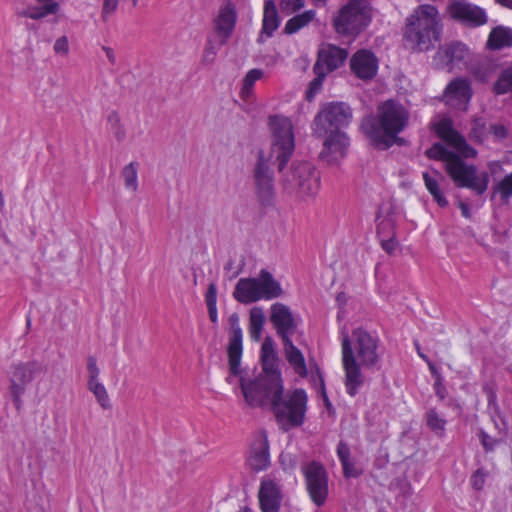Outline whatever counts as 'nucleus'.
I'll return each mask as SVG.
<instances>
[{
	"mask_svg": "<svg viewBox=\"0 0 512 512\" xmlns=\"http://www.w3.org/2000/svg\"><path fill=\"white\" fill-rule=\"evenodd\" d=\"M265 323V315L261 307H253L250 310L249 334L252 340L259 341Z\"/></svg>",
	"mask_w": 512,
	"mask_h": 512,
	"instance_id": "obj_34",
	"label": "nucleus"
},
{
	"mask_svg": "<svg viewBox=\"0 0 512 512\" xmlns=\"http://www.w3.org/2000/svg\"><path fill=\"white\" fill-rule=\"evenodd\" d=\"M493 90L498 95L512 93V66L501 72Z\"/></svg>",
	"mask_w": 512,
	"mask_h": 512,
	"instance_id": "obj_37",
	"label": "nucleus"
},
{
	"mask_svg": "<svg viewBox=\"0 0 512 512\" xmlns=\"http://www.w3.org/2000/svg\"><path fill=\"white\" fill-rule=\"evenodd\" d=\"M87 371H88V381H96L99 380L100 369L97 365V359L95 356L87 357Z\"/></svg>",
	"mask_w": 512,
	"mask_h": 512,
	"instance_id": "obj_46",
	"label": "nucleus"
},
{
	"mask_svg": "<svg viewBox=\"0 0 512 512\" xmlns=\"http://www.w3.org/2000/svg\"><path fill=\"white\" fill-rule=\"evenodd\" d=\"M229 344H228V359H229V371L230 376L227 377V381L232 383V378L241 374L240 360L242 356V329L240 327L239 315L233 313L229 317Z\"/></svg>",
	"mask_w": 512,
	"mask_h": 512,
	"instance_id": "obj_12",
	"label": "nucleus"
},
{
	"mask_svg": "<svg viewBox=\"0 0 512 512\" xmlns=\"http://www.w3.org/2000/svg\"><path fill=\"white\" fill-rule=\"evenodd\" d=\"M350 67L358 78L372 79L377 73L378 61L372 52L359 50L350 59Z\"/></svg>",
	"mask_w": 512,
	"mask_h": 512,
	"instance_id": "obj_21",
	"label": "nucleus"
},
{
	"mask_svg": "<svg viewBox=\"0 0 512 512\" xmlns=\"http://www.w3.org/2000/svg\"><path fill=\"white\" fill-rule=\"evenodd\" d=\"M119 0H103L101 17L106 22L117 10Z\"/></svg>",
	"mask_w": 512,
	"mask_h": 512,
	"instance_id": "obj_47",
	"label": "nucleus"
},
{
	"mask_svg": "<svg viewBox=\"0 0 512 512\" xmlns=\"http://www.w3.org/2000/svg\"><path fill=\"white\" fill-rule=\"evenodd\" d=\"M259 503L262 512H279L281 491L271 479H263L259 489Z\"/></svg>",
	"mask_w": 512,
	"mask_h": 512,
	"instance_id": "obj_24",
	"label": "nucleus"
},
{
	"mask_svg": "<svg viewBox=\"0 0 512 512\" xmlns=\"http://www.w3.org/2000/svg\"><path fill=\"white\" fill-rule=\"evenodd\" d=\"M420 357L427 363L431 374L435 377L436 382L439 383L441 381V375L435 364L428 358L426 354H420Z\"/></svg>",
	"mask_w": 512,
	"mask_h": 512,
	"instance_id": "obj_56",
	"label": "nucleus"
},
{
	"mask_svg": "<svg viewBox=\"0 0 512 512\" xmlns=\"http://www.w3.org/2000/svg\"><path fill=\"white\" fill-rule=\"evenodd\" d=\"M437 133L447 144L454 147L463 157H476L477 151L467 143L466 139L461 134L452 128L449 121H441L437 126Z\"/></svg>",
	"mask_w": 512,
	"mask_h": 512,
	"instance_id": "obj_20",
	"label": "nucleus"
},
{
	"mask_svg": "<svg viewBox=\"0 0 512 512\" xmlns=\"http://www.w3.org/2000/svg\"><path fill=\"white\" fill-rule=\"evenodd\" d=\"M460 210H461V213L462 215L465 217V218H470L471 217V212H470V209L468 207V205L462 201L459 202L458 204Z\"/></svg>",
	"mask_w": 512,
	"mask_h": 512,
	"instance_id": "obj_60",
	"label": "nucleus"
},
{
	"mask_svg": "<svg viewBox=\"0 0 512 512\" xmlns=\"http://www.w3.org/2000/svg\"><path fill=\"white\" fill-rule=\"evenodd\" d=\"M490 132L499 140L507 137V129L500 124H493L490 126Z\"/></svg>",
	"mask_w": 512,
	"mask_h": 512,
	"instance_id": "obj_54",
	"label": "nucleus"
},
{
	"mask_svg": "<svg viewBox=\"0 0 512 512\" xmlns=\"http://www.w3.org/2000/svg\"><path fill=\"white\" fill-rule=\"evenodd\" d=\"M245 401L252 407L269 408L275 416H305L307 394L297 388L284 393L283 381L258 376L246 381L240 377Z\"/></svg>",
	"mask_w": 512,
	"mask_h": 512,
	"instance_id": "obj_2",
	"label": "nucleus"
},
{
	"mask_svg": "<svg viewBox=\"0 0 512 512\" xmlns=\"http://www.w3.org/2000/svg\"><path fill=\"white\" fill-rule=\"evenodd\" d=\"M315 73V78L309 83L308 89L306 91V99L308 101H312L315 95L321 90L323 81L327 75L324 69L313 70Z\"/></svg>",
	"mask_w": 512,
	"mask_h": 512,
	"instance_id": "obj_41",
	"label": "nucleus"
},
{
	"mask_svg": "<svg viewBox=\"0 0 512 512\" xmlns=\"http://www.w3.org/2000/svg\"><path fill=\"white\" fill-rule=\"evenodd\" d=\"M371 8L366 0H350L333 19L338 34L350 36L363 31L371 22Z\"/></svg>",
	"mask_w": 512,
	"mask_h": 512,
	"instance_id": "obj_6",
	"label": "nucleus"
},
{
	"mask_svg": "<svg viewBox=\"0 0 512 512\" xmlns=\"http://www.w3.org/2000/svg\"><path fill=\"white\" fill-rule=\"evenodd\" d=\"M491 421L494 423L495 428L498 430V433L503 436L507 434L508 425L505 421V418H492Z\"/></svg>",
	"mask_w": 512,
	"mask_h": 512,
	"instance_id": "obj_55",
	"label": "nucleus"
},
{
	"mask_svg": "<svg viewBox=\"0 0 512 512\" xmlns=\"http://www.w3.org/2000/svg\"><path fill=\"white\" fill-rule=\"evenodd\" d=\"M41 371V365L36 362L22 363L12 367L9 373V394L18 412L22 405V396L26 394L29 385Z\"/></svg>",
	"mask_w": 512,
	"mask_h": 512,
	"instance_id": "obj_9",
	"label": "nucleus"
},
{
	"mask_svg": "<svg viewBox=\"0 0 512 512\" xmlns=\"http://www.w3.org/2000/svg\"><path fill=\"white\" fill-rule=\"evenodd\" d=\"M246 462L254 472L264 471L270 466V447L266 431L254 433Z\"/></svg>",
	"mask_w": 512,
	"mask_h": 512,
	"instance_id": "obj_13",
	"label": "nucleus"
},
{
	"mask_svg": "<svg viewBox=\"0 0 512 512\" xmlns=\"http://www.w3.org/2000/svg\"><path fill=\"white\" fill-rule=\"evenodd\" d=\"M494 193H499L504 203L512 196V173L506 175L495 187Z\"/></svg>",
	"mask_w": 512,
	"mask_h": 512,
	"instance_id": "obj_42",
	"label": "nucleus"
},
{
	"mask_svg": "<svg viewBox=\"0 0 512 512\" xmlns=\"http://www.w3.org/2000/svg\"><path fill=\"white\" fill-rule=\"evenodd\" d=\"M315 15V10H307L293 16L286 22L283 32L287 35L298 32L300 29L307 26L315 18Z\"/></svg>",
	"mask_w": 512,
	"mask_h": 512,
	"instance_id": "obj_33",
	"label": "nucleus"
},
{
	"mask_svg": "<svg viewBox=\"0 0 512 512\" xmlns=\"http://www.w3.org/2000/svg\"><path fill=\"white\" fill-rule=\"evenodd\" d=\"M445 423L443 418H427L426 421L427 427L438 436L443 434Z\"/></svg>",
	"mask_w": 512,
	"mask_h": 512,
	"instance_id": "obj_50",
	"label": "nucleus"
},
{
	"mask_svg": "<svg viewBox=\"0 0 512 512\" xmlns=\"http://www.w3.org/2000/svg\"><path fill=\"white\" fill-rule=\"evenodd\" d=\"M218 48L212 43L211 40H209L208 44L206 45L203 53V62L204 63H212L215 59V56L217 54Z\"/></svg>",
	"mask_w": 512,
	"mask_h": 512,
	"instance_id": "obj_52",
	"label": "nucleus"
},
{
	"mask_svg": "<svg viewBox=\"0 0 512 512\" xmlns=\"http://www.w3.org/2000/svg\"><path fill=\"white\" fill-rule=\"evenodd\" d=\"M36 2V5L26 7L18 12V15L33 20H39L48 15H57L60 10V5L55 0H36Z\"/></svg>",
	"mask_w": 512,
	"mask_h": 512,
	"instance_id": "obj_28",
	"label": "nucleus"
},
{
	"mask_svg": "<svg viewBox=\"0 0 512 512\" xmlns=\"http://www.w3.org/2000/svg\"><path fill=\"white\" fill-rule=\"evenodd\" d=\"M113 133L117 139V141H122L125 138V129L122 125H118L114 128H112Z\"/></svg>",
	"mask_w": 512,
	"mask_h": 512,
	"instance_id": "obj_59",
	"label": "nucleus"
},
{
	"mask_svg": "<svg viewBox=\"0 0 512 512\" xmlns=\"http://www.w3.org/2000/svg\"><path fill=\"white\" fill-rule=\"evenodd\" d=\"M446 171L457 187L468 188L477 195H482L489 185V174L479 172L473 164H467L458 154L452 156Z\"/></svg>",
	"mask_w": 512,
	"mask_h": 512,
	"instance_id": "obj_8",
	"label": "nucleus"
},
{
	"mask_svg": "<svg viewBox=\"0 0 512 512\" xmlns=\"http://www.w3.org/2000/svg\"><path fill=\"white\" fill-rule=\"evenodd\" d=\"M408 121V111L401 104L387 100L378 106L376 115L362 120L361 129L374 147L385 150L396 142Z\"/></svg>",
	"mask_w": 512,
	"mask_h": 512,
	"instance_id": "obj_4",
	"label": "nucleus"
},
{
	"mask_svg": "<svg viewBox=\"0 0 512 512\" xmlns=\"http://www.w3.org/2000/svg\"><path fill=\"white\" fill-rule=\"evenodd\" d=\"M269 125L272 132L271 157L275 158L277 168L282 173L284 189L289 193L298 192L301 197H312L320 188V175L311 163H293L291 169L284 172L295 148L293 126L283 116H271Z\"/></svg>",
	"mask_w": 512,
	"mask_h": 512,
	"instance_id": "obj_1",
	"label": "nucleus"
},
{
	"mask_svg": "<svg viewBox=\"0 0 512 512\" xmlns=\"http://www.w3.org/2000/svg\"><path fill=\"white\" fill-rule=\"evenodd\" d=\"M320 157L328 163H336L345 157L350 141L344 132H331L325 135Z\"/></svg>",
	"mask_w": 512,
	"mask_h": 512,
	"instance_id": "obj_19",
	"label": "nucleus"
},
{
	"mask_svg": "<svg viewBox=\"0 0 512 512\" xmlns=\"http://www.w3.org/2000/svg\"><path fill=\"white\" fill-rule=\"evenodd\" d=\"M286 359L300 377L307 376V367L302 352L293 344L292 340L282 341Z\"/></svg>",
	"mask_w": 512,
	"mask_h": 512,
	"instance_id": "obj_30",
	"label": "nucleus"
},
{
	"mask_svg": "<svg viewBox=\"0 0 512 512\" xmlns=\"http://www.w3.org/2000/svg\"><path fill=\"white\" fill-rule=\"evenodd\" d=\"M205 301H206L207 307L216 306L217 288L214 283L209 284L206 295H205Z\"/></svg>",
	"mask_w": 512,
	"mask_h": 512,
	"instance_id": "obj_53",
	"label": "nucleus"
},
{
	"mask_svg": "<svg viewBox=\"0 0 512 512\" xmlns=\"http://www.w3.org/2000/svg\"><path fill=\"white\" fill-rule=\"evenodd\" d=\"M467 47L460 42H452L439 48L434 56L435 65L439 69L451 71L454 64L462 61L467 55Z\"/></svg>",
	"mask_w": 512,
	"mask_h": 512,
	"instance_id": "obj_22",
	"label": "nucleus"
},
{
	"mask_svg": "<svg viewBox=\"0 0 512 512\" xmlns=\"http://www.w3.org/2000/svg\"><path fill=\"white\" fill-rule=\"evenodd\" d=\"M448 13L456 21L477 27L487 22L485 11L465 0H455L448 6Z\"/></svg>",
	"mask_w": 512,
	"mask_h": 512,
	"instance_id": "obj_15",
	"label": "nucleus"
},
{
	"mask_svg": "<svg viewBox=\"0 0 512 512\" xmlns=\"http://www.w3.org/2000/svg\"><path fill=\"white\" fill-rule=\"evenodd\" d=\"M479 436L481 439V443L487 452L493 451L495 445L502 441V437H500L499 439L493 438L484 430H480Z\"/></svg>",
	"mask_w": 512,
	"mask_h": 512,
	"instance_id": "obj_49",
	"label": "nucleus"
},
{
	"mask_svg": "<svg viewBox=\"0 0 512 512\" xmlns=\"http://www.w3.org/2000/svg\"><path fill=\"white\" fill-rule=\"evenodd\" d=\"M233 297L241 304H251L260 300L255 277L240 278L233 291Z\"/></svg>",
	"mask_w": 512,
	"mask_h": 512,
	"instance_id": "obj_26",
	"label": "nucleus"
},
{
	"mask_svg": "<svg viewBox=\"0 0 512 512\" xmlns=\"http://www.w3.org/2000/svg\"><path fill=\"white\" fill-rule=\"evenodd\" d=\"M263 76V71L260 69H252L250 70L243 80V86L241 89V97L243 99H247L253 90V86L257 80H259Z\"/></svg>",
	"mask_w": 512,
	"mask_h": 512,
	"instance_id": "obj_39",
	"label": "nucleus"
},
{
	"mask_svg": "<svg viewBox=\"0 0 512 512\" xmlns=\"http://www.w3.org/2000/svg\"><path fill=\"white\" fill-rule=\"evenodd\" d=\"M426 156L430 159L442 160L445 162V166L449 164L452 156H456L455 152L449 151L440 143H435L431 148L426 151Z\"/></svg>",
	"mask_w": 512,
	"mask_h": 512,
	"instance_id": "obj_38",
	"label": "nucleus"
},
{
	"mask_svg": "<svg viewBox=\"0 0 512 512\" xmlns=\"http://www.w3.org/2000/svg\"><path fill=\"white\" fill-rule=\"evenodd\" d=\"M277 424L284 432H288L293 428L303 424L304 418H276Z\"/></svg>",
	"mask_w": 512,
	"mask_h": 512,
	"instance_id": "obj_44",
	"label": "nucleus"
},
{
	"mask_svg": "<svg viewBox=\"0 0 512 512\" xmlns=\"http://www.w3.org/2000/svg\"><path fill=\"white\" fill-rule=\"evenodd\" d=\"M414 344H415L418 355L420 356V354H424L423 351H421L419 343L417 341H415Z\"/></svg>",
	"mask_w": 512,
	"mask_h": 512,
	"instance_id": "obj_63",
	"label": "nucleus"
},
{
	"mask_svg": "<svg viewBox=\"0 0 512 512\" xmlns=\"http://www.w3.org/2000/svg\"><path fill=\"white\" fill-rule=\"evenodd\" d=\"M304 6V0H281L280 8L283 12L290 14Z\"/></svg>",
	"mask_w": 512,
	"mask_h": 512,
	"instance_id": "obj_48",
	"label": "nucleus"
},
{
	"mask_svg": "<svg viewBox=\"0 0 512 512\" xmlns=\"http://www.w3.org/2000/svg\"><path fill=\"white\" fill-rule=\"evenodd\" d=\"M503 5L512 7V0H499Z\"/></svg>",
	"mask_w": 512,
	"mask_h": 512,
	"instance_id": "obj_62",
	"label": "nucleus"
},
{
	"mask_svg": "<svg viewBox=\"0 0 512 512\" xmlns=\"http://www.w3.org/2000/svg\"><path fill=\"white\" fill-rule=\"evenodd\" d=\"M108 123L111 125V128L121 125L120 116L117 112L113 111L109 114Z\"/></svg>",
	"mask_w": 512,
	"mask_h": 512,
	"instance_id": "obj_58",
	"label": "nucleus"
},
{
	"mask_svg": "<svg viewBox=\"0 0 512 512\" xmlns=\"http://www.w3.org/2000/svg\"><path fill=\"white\" fill-rule=\"evenodd\" d=\"M126 189L136 192L138 189V163L130 162L121 171Z\"/></svg>",
	"mask_w": 512,
	"mask_h": 512,
	"instance_id": "obj_36",
	"label": "nucleus"
},
{
	"mask_svg": "<svg viewBox=\"0 0 512 512\" xmlns=\"http://www.w3.org/2000/svg\"><path fill=\"white\" fill-rule=\"evenodd\" d=\"M270 321L282 341L290 340L297 328V321L290 308L282 303H274L271 306Z\"/></svg>",
	"mask_w": 512,
	"mask_h": 512,
	"instance_id": "obj_17",
	"label": "nucleus"
},
{
	"mask_svg": "<svg viewBox=\"0 0 512 512\" xmlns=\"http://www.w3.org/2000/svg\"><path fill=\"white\" fill-rule=\"evenodd\" d=\"M512 46V29L497 26L489 34L487 47L490 50H500Z\"/></svg>",
	"mask_w": 512,
	"mask_h": 512,
	"instance_id": "obj_31",
	"label": "nucleus"
},
{
	"mask_svg": "<svg viewBox=\"0 0 512 512\" xmlns=\"http://www.w3.org/2000/svg\"><path fill=\"white\" fill-rule=\"evenodd\" d=\"M472 94L471 84L468 79L461 77L455 78L446 86L443 101L450 108L466 111Z\"/></svg>",
	"mask_w": 512,
	"mask_h": 512,
	"instance_id": "obj_14",
	"label": "nucleus"
},
{
	"mask_svg": "<svg viewBox=\"0 0 512 512\" xmlns=\"http://www.w3.org/2000/svg\"><path fill=\"white\" fill-rule=\"evenodd\" d=\"M262 373L259 376L270 380L283 381L280 370L278 369V358L274 349V342L270 337H266L261 346Z\"/></svg>",
	"mask_w": 512,
	"mask_h": 512,
	"instance_id": "obj_23",
	"label": "nucleus"
},
{
	"mask_svg": "<svg viewBox=\"0 0 512 512\" xmlns=\"http://www.w3.org/2000/svg\"><path fill=\"white\" fill-rule=\"evenodd\" d=\"M4 207V197L2 192H0V210H2Z\"/></svg>",
	"mask_w": 512,
	"mask_h": 512,
	"instance_id": "obj_64",
	"label": "nucleus"
},
{
	"mask_svg": "<svg viewBox=\"0 0 512 512\" xmlns=\"http://www.w3.org/2000/svg\"><path fill=\"white\" fill-rule=\"evenodd\" d=\"M88 389L95 395L98 403L103 408L109 406V396L107 390L105 386L99 382V380L88 381Z\"/></svg>",
	"mask_w": 512,
	"mask_h": 512,
	"instance_id": "obj_40",
	"label": "nucleus"
},
{
	"mask_svg": "<svg viewBox=\"0 0 512 512\" xmlns=\"http://www.w3.org/2000/svg\"><path fill=\"white\" fill-rule=\"evenodd\" d=\"M207 308H208V313H209L210 320L213 323H216L217 322V307L216 306H209Z\"/></svg>",
	"mask_w": 512,
	"mask_h": 512,
	"instance_id": "obj_61",
	"label": "nucleus"
},
{
	"mask_svg": "<svg viewBox=\"0 0 512 512\" xmlns=\"http://www.w3.org/2000/svg\"><path fill=\"white\" fill-rule=\"evenodd\" d=\"M486 474L482 469H478L470 479L471 485L476 490H481L485 483Z\"/></svg>",
	"mask_w": 512,
	"mask_h": 512,
	"instance_id": "obj_51",
	"label": "nucleus"
},
{
	"mask_svg": "<svg viewBox=\"0 0 512 512\" xmlns=\"http://www.w3.org/2000/svg\"><path fill=\"white\" fill-rule=\"evenodd\" d=\"M253 179L260 202L264 205L270 204L274 197V173L263 150L257 152Z\"/></svg>",
	"mask_w": 512,
	"mask_h": 512,
	"instance_id": "obj_10",
	"label": "nucleus"
},
{
	"mask_svg": "<svg viewBox=\"0 0 512 512\" xmlns=\"http://www.w3.org/2000/svg\"><path fill=\"white\" fill-rule=\"evenodd\" d=\"M307 490L312 501L322 506L328 495V477L325 468L318 462H311L304 468Z\"/></svg>",
	"mask_w": 512,
	"mask_h": 512,
	"instance_id": "obj_11",
	"label": "nucleus"
},
{
	"mask_svg": "<svg viewBox=\"0 0 512 512\" xmlns=\"http://www.w3.org/2000/svg\"><path fill=\"white\" fill-rule=\"evenodd\" d=\"M102 50L105 52L106 57L111 65L116 64V54L115 51L108 47V46H102Z\"/></svg>",
	"mask_w": 512,
	"mask_h": 512,
	"instance_id": "obj_57",
	"label": "nucleus"
},
{
	"mask_svg": "<svg viewBox=\"0 0 512 512\" xmlns=\"http://www.w3.org/2000/svg\"><path fill=\"white\" fill-rule=\"evenodd\" d=\"M337 455L343 467V473L346 478H356L362 474L350 457V448L347 443L340 441L337 445Z\"/></svg>",
	"mask_w": 512,
	"mask_h": 512,
	"instance_id": "obj_32",
	"label": "nucleus"
},
{
	"mask_svg": "<svg viewBox=\"0 0 512 512\" xmlns=\"http://www.w3.org/2000/svg\"><path fill=\"white\" fill-rule=\"evenodd\" d=\"M423 180L427 190L433 196L434 200L440 207H445L448 205V201L445 198L443 192L439 188L438 180L431 176L428 172L423 173Z\"/></svg>",
	"mask_w": 512,
	"mask_h": 512,
	"instance_id": "obj_35",
	"label": "nucleus"
},
{
	"mask_svg": "<svg viewBox=\"0 0 512 512\" xmlns=\"http://www.w3.org/2000/svg\"><path fill=\"white\" fill-rule=\"evenodd\" d=\"M377 234L380 237L382 249L390 255L393 254L398 246V242L396 241L395 223L393 219H383L378 224Z\"/></svg>",
	"mask_w": 512,
	"mask_h": 512,
	"instance_id": "obj_29",
	"label": "nucleus"
},
{
	"mask_svg": "<svg viewBox=\"0 0 512 512\" xmlns=\"http://www.w3.org/2000/svg\"><path fill=\"white\" fill-rule=\"evenodd\" d=\"M352 119L351 108L344 102H330L322 106L316 114L311 128L317 137H324L331 132H342Z\"/></svg>",
	"mask_w": 512,
	"mask_h": 512,
	"instance_id": "obj_7",
	"label": "nucleus"
},
{
	"mask_svg": "<svg viewBox=\"0 0 512 512\" xmlns=\"http://www.w3.org/2000/svg\"><path fill=\"white\" fill-rule=\"evenodd\" d=\"M356 356L351 341L346 335L342 339V362L345 370V385L349 395L355 396L358 388L364 383L360 367L374 368L379 362L378 339L366 330L358 328L353 331Z\"/></svg>",
	"mask_w": 512,
	"mask_h": 512,
	"instance_id": "obj_3",
	"label": "nucleus"
},
{
	"mask_svg": "<svg viewBox=\"0 0 512 512\" xmlns=\"http://www.w3.org/2000/svg\"><path fill=\"white\" fill-rule=\"evenodd\" d=\"M256 278L258 293L260 300H271L280 297L283 294V289L280 283L273 277V275L262 269Z\"/></svg>",
	"mask_w": 512,
	"mask_h": 512,
	"instance_id": "obj_25",
	"label": "nucleus"
},
{
	"mask_svg": "<svg viewBox=\"0 0 512 512\" xmlns=\"http://www.w3.org/2000/svg\"><path fill=\"white\" fill-rule=\"evenodd\" d=\"M486 134V125L482 119H475L472 122V127L469 132V137L471 140L482 143L485 139Z\"/></svg>",
	"mask_w": 512,
	"mask_h": 512,
	"instance_id": "obj_43",
	"label": "nucleus"
},
{
	"mask_svg": "<svg viewBox=\"0 0 512 512\" xmlns=\"http://www.w3.org/2000/svg\"><path fill=\"white\" fill-rule=\"evenodd\" d=\"M53 51L55 54L66 57L70 52L69 41L66 36H61L56 39Z\"/></svg>",
	"mask_w": 512,
	"mask_h": 512,
	"instance_id": "obj_45",
	"label": "nucleus"
},
{
	"mask_svg": "<svg viewBox=\"0 0 512 512\" xmlns=\"http://www.w3.org/2000/svg\"><path fill=\"white\" fill-rule=\"evenodd\" d=\"M442 33L441 19L436 7L432 5L419 6L413 15L407 19L404 39L414 51H428L440 41Z\"/></svg>",
	"mask_w": 512,
	"mask_h": 512,
	"instance_id": "obj_5",
	"label": "nucleus"
},
{
	"mask_svg": "<svg viewBox=\"0 0 512 512\" xmlns=\"http://www.w3.org/2000/svg\"><path fill=\"white\" fill-rule=\"evenodd\" d=\"M280 24V19L278 16V11L273 0H266L264 3V12H263V20H262V29L260 36L258 38V42H264L263 36L266 38H270L273 33L278 29Z\"/></svg>",
	"mask_w": 512,
	"mask_h": 512,
	"instance_id": "obj_27",
	"label": "nucleus"
},
{
	"mask_svg": "<svg viewBox=\"0 0 512 512\" xmlns=\"http://www.w3.org/2000/svg\"><path fill=\"white\" fill-rule=\"evenodd\" d=\"M348 57V51L333 44H324L318 51L313 70L324 69L326 73L341 67Z\"/></svg>",
	"mask_w": 512,
	"mask_h": 512,
	"instance_id": "obj_18",
	"label": "nucleus"
},
{
	"mask_svg": "<svg viewBox=\"0 0 512 512\" xmlns=\"http://www.w3.org/2000/svg\"><path fill=\"white\" fill-rule=\"evenodd\" d=\"M237 20L235 6L230 1L220 7L217 16L213 21V29L217 37V46L227 43L231 37Z\"/></svg>",
	"mask_w": 512,
	"mask_h": 512,
	"instance_id": "obj_16",
	"label": "nucleus"
}]
</instances>
